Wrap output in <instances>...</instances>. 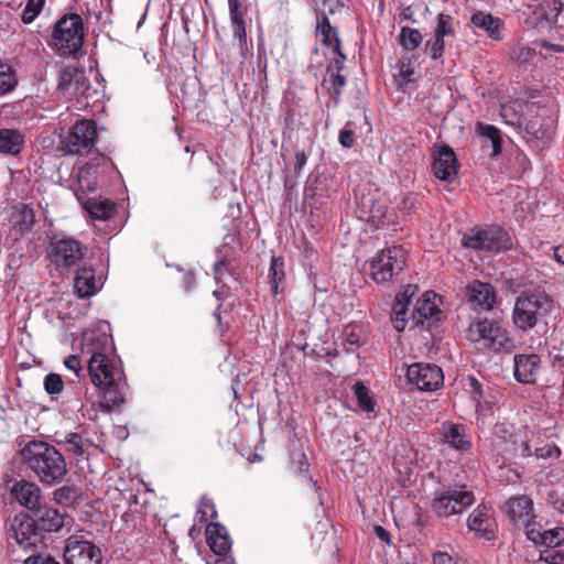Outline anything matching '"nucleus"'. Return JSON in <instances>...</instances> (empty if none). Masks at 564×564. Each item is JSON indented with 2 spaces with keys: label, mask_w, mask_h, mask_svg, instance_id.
I'll list each match as a JSON object with an SVG mask.
<instances>
[{
  "label": "nucleus",
  "mask_w": 564,
  "mask_h": 564,
  "mask_svg": "<svg viewBox=\"0 0 564 564\" xmlns=\"http://www.w3.org/2000/svg\"><path fill=\"white\" fill-rule=\"evenodd\" d=\"M227 268V261L221 259L214 264V274L217 282L223 280L225 269Z\"/></svg>",
  "instance_id": "nucleus-62"
},
{
  "label": "nucleus",
  "mask_w": 564,
  "mask_h": 564,
  "mask_svg": "<svg viewBox=\"0 0 564 564\" xmlns=\"http://www.w3.org/2000/svg\"><path fill=\"white\" fill-rule=\"evenodd\" d=\"M527 536L535 544L545 546H564V527L542 530L541 527L528 529Z\"/></svg>",
  "instance_id": "nucleus-25"
},
{
  "label": "nucleus",
  "mask_w": 564,
  "mask_h": 564,
  "mask_svg": "<svg viewBox=\"0 0 564 564\" xmlns=\"http://www.w3.org/2000/svg\"><path fill=\"white\" fill-rule=\"evenodd\" d=\"M546 501L558 512L564 513V486L556 487L547 492Z\"/></svg>",
  "instance_id": "nucleus-49"
},
{
  "label": "nucleus",
  "mask_w": 564,
  "mask_h": 564,
  "mask_svg": "<svg viewBox=\"0 0 564 564\" xmlns=\"http://www.w3.org/2000/svg\"><path fill=\"white\" fill-rule=\"evenodd\" d=\"M64 366L69 371L74 372L77 378H84V368L82 366V360L77 355H69L64 360Z\"/></svg>",
  "instance_id": "nucleus-52"
},
{
  "label": "nucleus",
  "mask_w": 564,
  "mask_h": 564,
  "mask_svg": "<svg viewBox=\"0 0 564 564\" xmlns=\"http://www.w3.org/2000/svg\"><path fill=\"white\" fill-rule=\"evenodd\" d=\"M476 130L481 138L490 141L492 155H498L501 153L502 139L498 128L491 124L478 123Z\"/></svg>",
  "instance_id": "nucleus-38"
},
{
  "label": "nucleus",
  "mask_w": 564,
  "mask_h": 564,
  "mask_svg": "<svg viewBox=\"0 0 564 564\" xmlns=\"http://www.w3.org/2000/svg\"><path fill=\"white\" fill-rule=\"evenodd\" d=\"M197 513L202 514V517H200L202 519H204L206 517L214 518L216 516V510L214 508V503L212 502V500H203L200 502V507H199Z\"/></svg>",
  "instance_id": "nucleus-56"
},
{
  "label": "nucleus",
  "mask_w": 564,
  "mask_h": 564,
  "mask_svg": "<svg viewBox=\"0 0 564 564\" xmlns=\"http://www.w3.org/2000/svg\"><path fill=\"white\" fill-rule=\"evenodd\" d=\"M74 288L79 297H89L96 293L95 271L91 267H82L76 271Z\"/></svg>",
  "instance_id": "nucleus-27"
},
{
  "label": "nucleus",
  "mask_w": 564,
  "mask_h": 564,
  "mask_svg": "<svg viewBox=\"0 0 564 564\" xmlns=\"http://www.w3.org/2000/svg\"><path fill=\"white\" fill-rule=\"evenodd\" d=\"M416 292H417V286L416 285L408 284L402 292L397 294L395 297H398V299H400L402 301H406V303H410L411 297L413 295H415Z\"/></svg>",
  "instance_id": "nucleus-61"
},
{
  "label": "nucleus",
  "mask_w": 564,
  "mask_h": 564,
  "mask_svg": "<svg viewBox=\"0 0 564 564\" xmlns=\"http://www.w3.org/2000/svg\"><path fill=\"white\" fill-rule=\"evenodd\" d=\"M519 107L520 105L518 102H509L501 106L500 116L507 124L521 126V116L518 110Z\"/></svg>",
  "instance_id": "nucleus-44"
},
{
  "label": "nucleus",
  "mask_w": 564,
  "mask_h": 564,
  "mask_svg": "<svg viewBox=\"0 0 564 564\" xmlns=\"http://www.w3.org/2000/svg\"><path fill=\"white\" fill-rule=\"evenodd\" d=\"M354 392L359 408L368 413L373 412L375 404L367 387L361 382H356L354 386Z\"/></svg>",
  "instance_id": "nucleus-42"
},
{
  "label": "nucleus",
  "mask_w": 564,
  "mask_h": 564,
  "mask_svg": "<svg viewBox=\"0 0 564 564\" xmlns=\"http://www.w3.org/2000/svg\"><path fill=\"white\" fill-rule=\"evenodd\" d=\"M541 369V359L536 354L514 356V377L525 384L535 383Z\"/></svg>",
  "instance_id": "nucleus-19"
},
{
  "label": "nucleus",
  "mask_w": 564,
  "mask_h": 564,
  "mask_svg": "<svg viewBox=\"0 0 564 564\" xmlns=\"http://www.w3.org/2000/svg\"><path fill=\"white\" fill-rule=\"evenodd\" d=\"M511 451L514 457H529L532 454L529 443L523 440L518 441V438L512 441Z\"/></svg>",
  "instance_id": "nucleus-53"
},
{
  "label": "nucleus",
  "mask_w": 564,
  "mask_h": 564,
  "mask_svg": "<svg viewBox=\"0 0 564 564\" xmlns=\"http://www.w3.org/2000/svg\"><path fill=\"white\" fill-rule=\"evenodd\" d=\"M406 381L422 392H433L444 382L442 369L434 364L415 362L406 369Z\"/></svg>",
  "instance_id": "nucleus-11"
},
{
  "label": "nucleus",
  "mask_w": 564,
  "mask_h": 564,
  "mask_svg": "<svg viewBox=\"0 0 564 564\" xmlns=\"http://www.w3.org/2000/svg\"><path fill=\"white\" fill-rule=\"evenodd\" d=\"M329 82L332 84V95L335 104L338 102L339 96L341 94V89L344 88L346 84V79L340 73H330Z\"/></svg>",
  "instance_id": "nucleus-51"
},
{
  "label": "nucleus",
  "mask_w": 564,
  "mask_h": 564,
  "mask_svg": "<svg viewBox=\"0 0 564 564\" xmlns=\"http://www.w3.org/2000/svg\"><path fill=\"white\" fill-rule=\"evenodd\" d=\"M474 501V494L465 486H448L435 491L431 509L438 518L446 519L464 512Z\"/></svg>",
  "instance_id": "nucleus-8"
},
{
  "label": "nucleus",
  "mask_w": 564,
  "mask_h": 564,
  "mask_svg": "<svg viewBox=\"0 0 564 564\" xmlns=\"http://www.w3.org/2000/svg\"><path fill=\"white\" fill-rule=\"evenodd\" d=\"M552 304L551 297L542 290L523 291L513 305L514 326L523 332L532 329L551 313Z\"/></svg>",
  "instance_id": "nucleus-3"
},
{
  "label": "nucleus",
  "mask_w": 564,
  "mask_h": 564,
  "mask_svg": "<svg viewBox=\"0 0 564 564\" xmlns=\"http://www.w3.org/2000/svg\"><path fill=\"white\" fill-rule=\"evenodd\" d=\"M206 540L210 550L216 555H226L231 547V541L227 529L216 522H210L206 527Z\"/></svg>",
  "instance_id": "nucleus-24"
},
{
  "label": "nucleus",
  "mask_w": 564,
  "mask_h": 564,
  "mask_svg": "<svg viewBox=\"0 0 564 564\" xmlns=\"http://www.w3.org/2000/svg\"><path fill=\"white\" fill-rule=\"evenodd\" d=\"M408 305H409V303H406V301H402V300L395 297L394 304L392 307V315H394V316L406 315Z\"/></svg>",
  "instance_id": "nucleus-60"
},
{
  "label": "nucleus",
  "mask_w": 564,
  "mask_h": 564,
  "mask_svg": "<svg viewBox=\"0 0 564 564\" xmlns=\"http://www.w3.org/2000/svg\"><path fill=\"white\" fill-rule=\"evenodd\" d=\"M505 513L511 522L524 527L527 532L532 528L533 501L527 496L511 497L505 505Z\"/></svg>",
  "instance_id": "nucleus-16"
},
{
  "label": "nucleus",
  "mask_w": 564,
  "mask_h": 564,
  "mask_svg": "<svg viewBox=\"0 0 564 564\" xmlns=\"http://www.w3.org/2000/svg\"><path fill=\"white\" fill-rule=\"evenodd\" d=\"M97 137L96 124L93 120L77 121L63 140V148L68 154H79L89 151Z\"/></svg>",
  "instance_id": "nucleus-12"
},
{
  "label": "nucleus",
  "mask_w": 564,
  "mask_h": 564,
  "mask_svg": "<svg viewBox=\"0 0 564 564\" xmlns=\"http://www.w3.org/2000/svg\"><path fill=\"white\" fill-rule=\"evenodd\" d=\"M13 228L20 234L30 232L35 224V212L28 205L17 207L12 214Z\"/></svg>",
  "instance_id": "nucleus-35"
},
{
  "label": "nucleus",
  "mask_w": 564,
  "mask_h": 564,
  "mask_svg": "<svg viewBox=\"0 0 564 564\" xmlns=\"http://www.w3.org/2000/svg\"><path fill=\"white\" fill-rule=\"evenodd\" d=\"M338 140L344 148L350 149L355 144V132L352 130L343 129L339 131Z\"/></svg>",
  "instance_id": "nucleus-54"
},
{
  "label": "nucleus",
  "mask_w": 564,
  "mask_h": 564,
  "mask_svg": "<svg viewBox=\"0 0 564 564\" xmlns=\"http://www.w3.org/2000/svg\"><path fill=\"white\" fill-rule=\"evenodd\" d=\"M317 35L324 45L333 48L334 53H339L340 41L336 30L330 25L327 17H323L317 25Z\"/></svg>",
  "instance_id": "nucleus-36"
},
{
  "label": "nucleus",
  "mask_w": 564,
  "mask_h": 564,
  "mask_svg": "<svg viewBox=\"0 0 564 564\" xmlns=\"http://www.w3.org/2000/svg\"><path fill=\"white\" fill-rule=\"evenodd\" d=\"M445 42L444 36L433 34L425 43V52L433 58L440 59L444 54Z\"/></svg>",
  "instance_id": "nucleus-45"
},
{
  "label": "nucleus",
  "mask_w": 564,
  "mask_h": 564,
  "mask_svg": "<svg viewBox=\"0 0 564 564\" xmlns=\"http://www.w3.org/2000/svg\"><path fill=\"white\" fill-rule=\"evenodd\" d=\"M373 532L376 534V536L381 540L382 542L387 543V544H390L391 543V540H390V533L381 525H376L373 528Z\"/></svg>",
  "instance_id": "nucleus-63"
},
{
  "label": "nucleus",
  "mask_w": 564,
  "mask_h": 564,
  "mask_svg": "<svg viewBox=\"0 0 564 564\" xmlns=\"http://www.w3.org/2000/svg\"><path fill=\"white\" fill-rule=\"evenodd\" d=\"M109 338L95 332L83 334V352L90 355L87 371L91 383L102 392L99 404L106 412L119 408L124 402L126 379L123 372L116 368L102 351Z\"/></svg>",
  "instance_id": "nucleus-1"
},
{
  "label": "nucleus",
  "mask_w": 564,
  "mask_h": 564,
  "mask_svg": "<svg viewBox=\"0 0 564 564\" xmlns=\"http://www.w3.org/2000/svg\"><path fill=\"white\" fill-rule=\"evenodd\" d=\"M33 512L40 531L57 532L64 525V514L53 507L40 505Z\"/></svg>",
  "instance_id": "nucleus-23"
},
{
  "label": "nucleus",
  "mask_w": 564,
  "mask_h": 564,
  "mask_svg": "<svg viewBox=\"0 0 564 564\" xmlns=\"http://www.w3.org/2000/svg\"><path fill=\"white\" fill-rule=\"evenodd\" d=\"M467 524L469 530L476 531L487 539L492 536L491 519L486 507H477L469 516Z\"/></svg>",
  "instance_id": "nucleus-33"
},
{
  "label": "nucleus",
  "mask_w": 564,
  "mask_h": 564,
  "mask_svg": "<svg viewBox=\"0 0 564 564\" xmlns=\"http://www.w3.org/2000/svg\"><path fill=\"white\" fill-rule=\"evenodd\" d=\"M83 208L94 220H108L116 214V205L109 200L87 198L79 200Z\"/></svg>",
  "instance_id": "nucleus-29"
},
{
  "label": "nucleus",
  "mask_w": 564,
  "mask_h": 564,
  "mask_svg": "<svg viewBox=\"0 0 564 564\" xmlns=\"http://www.w3.org/2000/svg\"><path fill=\"white\" fill-rule=\"evenodd\" d=\"M343 346L347 352H352L365 344V337L361 335V327L356 324L346 326L343 332Z\"/></svg>",
  "instance_id": "nucleus-37"
},
{
  "label": "nucleus",
  "mask_w": 564,
  "mask_h": 564,
  "mask_svg": "<svg viewBox=\"0 0 564 564\" xmlns=\"http://www.w3.org/2000/svg\"><path fill=\"white\" fill-rule=\"evenodd\" d=\"M9 545L15 543L23 550H30L42 542L41 531L32 516L20 513L15 516L7 533Z\"/></svg>",
  "instance_id": "nucleus-10"
},
{
  "label": "nucleus",
  "mask_w": 564,
  "mask_h": 564,
  "mask_svg": "<svg viewBox=\"0 0 564 564\" xmlns=\"http://www.w3.org/2000/svg\"><path fill=\"white\" fill-rule=\"evenodd\" d=\"M18 85V76L13 67L0 59V95L11 93Z\"/></svg>",
  "instance_id": "nucleus-39"
},
{
  "label": "nucleus",
  "mask_w": 564,
  "mask_h": 564,
  "mask_svg": "<svg viewBox=\"0 0 564 564\" xmlns=\"http://www.w3.org/2000/svg\"><path fill=\"white\" fill-rule=\"evenodd\" d=\"M414 63L413 56L408 54L403 55L398 63V73L394 75L395 82L403 91H405L410 85L415 83L414 79Z\"/></svg>",
  "instance_id": "nucleus-31"
},
{
  "label": "nucleus",
  "mask_w": 564,
  "mask_h": 564,
  "mask_svg": "<svg viewBox=\"0 0 564 564\" xmlns=\"http://www.w3.org/2000/svg\"><path fill=\"white\" fill-rule=\"evenodd\" d=\"M44 389L50 395L59 394L64 390V382L61 375L48 373L45 376Z\"/></svg>",
  "instance_id": "nucleus-48"
},
{
  "label": "nucleus",
  "mask_w": 564,
  "mask_h": 564,
  "mask_svg": "<svg viewBox=\"0 0 564 564\" xmlns=\"http://www.w3.org/2000/svg\"><path fill=\"white\" fill-rule=\"evenodd\" d=\"M469 392L473 394L475 400L480 399L482 397V386L481 383L474 377L468 379Z\"/></svg>",
  "instance_id": "nucleus-58"
},
{
  "label": "nucleus",
  "mask_w": 564,
  "mask_h": 564,
  "mask_svg": "<svg viewBox=\"0 0 564 564\" xmlns=\"http://www.w3.org/2000/svg\"><path fill=\"white\" fill-rule=\"evenodd\" d=\"M87 253V246L65 234L50 239L47 257L57 270H69L78 265Z\"/></svg>",
  "instance_id": "nucleus-6"
},
{
  "label": "nucleus",
  "mask_w": 564,
  "mask_h": 564,
  "mask_svg": "<svg viewBox=\"0 0 564 564\" xmlns=\"http://www.w3.org/2000/svg\"><path fill=\"white\" fill-rule=\"evenodd\" d=\"M88 82L83 69L67 67L62 70L58 88L62 93L72 96L84 95Z\"/></svg>",
  "instance_id": "nucleus-21"
},
{
  "label": "nucleus",
  "mask_w": 564,
  "mask_h": 564,
  "mask_svg": "<svg viewBox=\"0 0 564 564\" xmlns=\"http://www.w3.org/2000/svg\"><path fill=\"white\" fill-rule=\"evenodd\" d=\"M467 338L473 343H482L495 351L503 349L508 343L507 332L498 323L487 318L471 323L467 329Z\"/></svg>",
  "instance_id": "nucleus-9"
},
{
  "label": "nucleus",
  "mask_w": 564,
  "mask_h": 564,
  "mask_svg": "<svg viewBox=\"0 0 564 564\" xmlns=\"http://www.w3.org/2000/svg\"><path fill=\"white\" fill-rule=\"evenodd\" d=\"M434 33L444 37L453 34L454 28L452 17L448 14L440 13L437 15V24Z\"/></svg>",
  "instance_id": "nucleus-50"
},
{
  "label": "nucleus",
  "mask_w": 564,
  "mask_h": 564,
  "mask_svg": "<svg viewBox=\"0 0 564 564\" xmlns=\"http://www.w3.org/2000/svg\"><path fill=\"white\" fill-rule=\"evenodd\" d=\"M240 0H228L229 15L232 24L234 37L238 40L242 50L247 45V32L243 21V13L240 10Z\"/></svg>",
  "instance_id": "nucleus-30"
},
{
  "label": "nucleus",
  "mask_w": 564,
  "mask_h": 564,
  "mask_svg": "<svg viewBox=\"0 0 564 564\" xmlns=\"http://www.w3.org/2000/svg\"><path fill=\"white\" fill-rule=\"evenodd\" d=\"M465 296L474 310L491 311L497 303V292L492 284L473 280L466 285Z\"/></svg>",
  "instance_id": "nucleus-14"
},
{
  "label": "nucleus",
  "mask_w": 564,
  "mask_h": 564,
  "mask_svg": "<svg viewBox=\"0 0 564 564\" xmlns=\"http://www.w3.org/2000/svg\"><path fill=\"white\" fill-rule=\"evenodd\" d=\"M338 55V57L334 58L328 67H327V70L328 72H333L334 69H336V73H340V70L343 69L344 67V61L346 59V56L341 53V51L339 50V53H336Z\"/></svg>",
  "instance_id": "nucleus-59"
},
{
  "label": "nucleus",
  "mask_w": 564,
  "mask_h": 564,
  "mask_svg": "<svg viewBox=\"0 0 564 564\" xmlns=\"http://www.w3.org/2000/svg\"><path fill=\"white\" fill-rule=\"evenodd\" d=\"M462 243L466 248L489 252L510 250L513 246L510 235L497 225L469 229L464 234Z\"/></svg>",
  "instance_id": "nucleus-7"
},
{
  "label": "nucleus",
  "mask_w": 564,
  "mask_h": 564,
  "mask_svg": "<svg viewBox=\"0 0 564 564\" xmlns=\"http://www.w3.org/2000/svg\"><path fill=\"white\" fill-rule=\"evenodd\" d=\"M24 145V135L18 129H0V153L6 155H18Z\"/></svg>",
  "instance_id": "nucleus-26"
},
{
  "label": "nucleus",
  "mask_w": 564,
  "mask_h": 564,
  "mask_svg": "<svg viewBox=\"0 0 564 564\" xmlns=\"http://www.w3.org/2000/svg\"><path fill=\"white\" fill-rule=\"evenodd\" d=\"M562 2L560 0H543L540 4L541 17L547 22H555L561 10Z\"/></svg>",
  "instance_id": "nucleus-43"
},
{
  "label": "nucleus",
  "mask_w": 564,
  "mask_h": 564,
  "mask_svg": "<svg viewBox=\"0 0 564 564\" xmlns=\"http://www.w3.org/2000/svg\"><path fill=\"white\" fill-rule=\"evenodd\" d=\"M452 556H449L445 552H436L433 555V563L434 564H452Z\"/></svg>",
  "instance_id": "nucleus-64"
},
{
  "label": "nucleus",
  "mask_w": 564,
  "mask_h": 564,
  "mask_svg": "<svg viewBox=\"0 0 564 564\" xmlns=\"http://www.w3.org/2000/svg\"><path fill=\"white\" fill-rule=\"evenodd\" d=\"M66 564H101V551L91 541L72 535L64 547Z\"/></svg>",
  "instance_id": "nucleus-13"
},
{
  "label": "nucleus",
  "mask_w": 564,
  "mask_h": 564,
  "mask_svg": "<svg viewBox=\"0 0 564 564\" xmlns=\"http://www.w3.org/2000/svg\"><path fill=\"white\" fill-rule=\"evenodd\" d=\"M436 299V293L427 291L417 300L412 313V318L416 325L423 326L424 323L427 322V325L430 326L431 324L441 321L443 312L435 303Z\"/></svg>",
  "instance_id": "nucleus-17"
},
{
  "label": "nucleus",
  "mask_w": 564,
  "mask_h": 564,
  "mask_svg": "<svg viewBox=\"0 0 564 564\" xmlns=\"http://www.w3.org/2000/svg\"><path fill=\"white\" fill-rule=\"evenodd\" d=\"M20 456L26 469L45 487L62 484L68 475V466L63 454L45 441L26 442L20 451Z\"/></svg>",
  "instance_id": "nucleus-2"
},
{
  "label": "nucleus",
  "mask_w": 564,
  "mask_h": 564,
  "mask_svg": "<svg viewBox=\"0 0 564 564\" xmlns=\"http://www.w3.org/2000/svg\"><path fill=\"white\" fill-rule=\"evenodd\" d=\"M98 170L99 162L86 163L79 167L76 183L73 186L78 200H82L87 193L94 192L97 188Z\"/></svg>",
  "instance_id": "nucleus-22"
},
{
  "label": "nucleus",
  "mask_w": 564,
  "mask_h": 564,
  "mask_svg": "<svg viewBox=\"0 0 564 564\" xmlns=\"http://www.w3.org/2000/svg\"><path fill=\"white\" fill-rule=\"evenodd\" d=\"M268 279L271 286V293L275 297L284 291L285 272L284 261L280 257H273L268 272Z\"/></svg>",
  "instance_id": "nucleus-32"
},
{
  "label": "nucleus",
  "mask_w": 564,
  "mask_h": 564,
  "mask_svg": "<svg viewBox=\"0 0 564 564\" xmlns=\"http://www.w3.org/2000/svg\"><path fill=\"white\" fill-rule=\"evenodd\" d=\"M441 436L444 443L459 452H466L471 448V436L467 427L463 424L443 423L441 426Z\"/></svg>",
  "instance_id": "nucleus-20"
},
{
  "label": "nucleus",
  "mask_w": 564,
  "mask_h": 564,
  "mask_svg": "<svg viewBox=\"0 0 564 564\" xmlns=\"http://www.w3.org/2000/svg\"><path fill=\"white\" fill-rule=\"evenodd\" d=\"M24 564H59V562L50 555H36L28 557Z\"/></svg>",
  "instance_id": "nucleus-55"
},
{
  "label": "nucleus",
  "mask_w": 564,
  "mask_h": 564,
  "mask_svg": "<svg viewBox=\"0 0 564 564\" xmlns=\"http://www.w3.org/2000/svg\"><path fill=\"white\" fill-rule=\"evenodd\" d=\"M434 175L444 182H452L458 171V162L454 150L448 145H441L434 153Z\"/></svg>",
  "instance_id": "nucleus-15"
},
{
  "label": "nucleus",
  "mask_w": 564,
  "mask_h": 564,
  "mask_svg": "<svg viewBox=\"0 0 564 564\" xmlns=\"http://www.w3.org/2000/svg\"><path fill=\"white\" fill-rule=\"evenodd\" d=\"M540 558L547 564H564V546H545L540 553Z\"/></svg>",
  "instance_id": "nucleus-47"
},
{
  "label": "nucleus",
  "mask_w": 564,
  "mask_h": 564,
  "mask_svg": "<svg viewBox=\"0 0 564 564\" xmlns=\"http://www.w3.org/2000/svg\"><path fill=\"white\" fill-rule=\"evenodd\" d=\"M65 451L74 457H85L88 455L90 443L79 433H67L64 440L58 441Z\"/></svg>",
  "instance_id": "nucleus-34"
},
{
  "label": "nucleus",
  "mask_w": 564,
  "mask_h": 564,
  "mask_svg": "<svg viewBox=\"0 0 564 564\" xmlns=\"http://www.w3.org/2000/svg\"><path fill=\"white\" fill-rule=\"evenodd\" d=\"M422 34L419 30L403 26L399 34V44L405 51H414L422 43Z\"/></svg>",
  "instance_id": "nucleus-40"
},
{
  "label": "nucleus",
  "mask_w": 564,
  "mask_h": 564,
  "mask_svg": "<svg viewBox=\"0 0 564 564\" xmlns=\"http://www.w3.org/2000/svg\"><path fill=\"white\" fill-rule=\"evenodd\" d=\"M45 0H28L21 19L25 24L32 23L43 9Z\"/></svg>",
  "instance_id": "nucleus-46"
},
{
  "label": "nucleus",
  "mask_w": 564,
  "mask_h": 564,
  "mask_svg": "<svg viewBox=\"0 0 564 564\" xmlns=\"http://www.w3.org/2000/svg\"><path fill=\"white\" fill-rule=\"evenodd\" d=\"M470 22L474 26L484 30L490 39L495 41L501 40L500 29L502 22L499 18L477 11L470 17Z\"/></svg>",
  "instance_id": "nucleus-28"
},
{
  "label": "nucleus",
  "mask_w": 564,
  "mask_h": 564,
  "mask_svg": "<svg viewBox=\"0 0 564 564\" xmlns=\"http://www.w3.org/2000/svg\"><path fill=\"white\" fill-rule=\"evenodd\" d=\"M10 494L19 505L29 510L34 511L41 505L42 491L33 481L24 479L15 481L10 489Z\"/></svg>",
  "instance_id": "nucleus-18"
},
{
  "label": "nucleus",
  "mask_w": 564,
  "mask_h": 564,
  "mask_svg": "<svg viewBox=\"0 0 564 564\" xmlns=\"http://www.w3.org/2000/svg\"><path fill=\"white\" fill-rule=\"evenodd\" d=\"M78 497V489L75 486H63L54 490L53 499L63 506L73 505Z\"/></svg>",
  "instance_id": "nucleus-41"
},
{
  "label": "nucleus",
  "mask_w": 564,
  "mask_h": 564,
  "mask_svg": "<svg viewBox=\"0 0 564 564\" xmlns=\"http://www.w3.org/2000/svg\"><path fill=\"white\" fill-rule=\"evenodd\" d=\"M307 163V155L304 151H297L295 154V162H294V174L299 176L302 173L303 167Z\"/></svg>",
  "instance_id": "nucleus-57"
},
{
  "label": "nucleus",
  "mask_w": 564,
  "mask_h": 564,
  "mask_svg": "<svg viewBox=\"0 0 564 564\" xmlns=\"http://www.w3.org/2000/svg\"><path fill=\"white\" fill-rule=\"evenodd\" d=\"M405 262L406 251L401 246L382 249L369 262L371 276L376 283L389 285L403 271Z\"/></svg>",
  "instance_id": "nucleus-5"
},
{
  "label": "nucleus",
  "mask_w": 564,
  "mask_h": 564,
  "mask_svg": "<svg viewBox=\"0 0 564 564\" xmlns=\"http://www.w3.org/2000/svg\"><path fill=\"white\" fill-rule=\"evenodd\" d=\"M84 25L78 14L61 18L52 33V46L61 56L74 55L83 46Z\"/></svg>",
  "instance_id": "nucleus-4"
}]
</instances>
